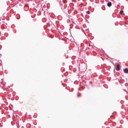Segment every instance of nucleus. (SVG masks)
I'll return each instance as SVG.
<instances>
[{"mask_svg": "<svg viewBox=\"0 0 128 128\" xmlns=\"http://www.w3.org/2000/svg\"><path fill=\"white\" fill-rule=\"evenodd\" d=\"M86 13L88 14H90V12L89 11H88L86 12Z\"/></svg>", "mask_w": 128, "mask_h": 128, "instance_id": "39448f33", "label": "nucleus"}, {"mask_svg": "<svg viewBox=\"0 0 128 128\" xmlns=\"http://www.w3.org/2000/svg\"><path fill=\"white\" fill-rule=\"evenodd\" d=\"M124 11L123 10H121L120 12V14H122L123 13Z\"/></svg>", "mask_w": 128, "mask_h": 128, "instance_id": "20e7f679", "label": "nucleus"}, {"mask_svg": "<svg viewBox=\"0 0 128 128\" xmlns=\"http://www.w3.org/2000/svg\"><path fill=\"white\" fill-rule=\"evenodd\" d=\"M120 66L119 64H118L117 65V67L116 68V70L119 71L120 70Z\"/></svg>", "mask_w": 128, "mask_h": 128, "instance_id": "f257e3e1", "label": "nucleus"}, {"mask_svg": "<svg viewBox=\"0 0 128 128\" xmlns=\"http://www.w3.org/2000/svg\"><path fill=\"white\" fill-rule=\"evenodd\" d=\"M124 72L126 73H128V68H126L124 70Z\"/></svg>", "mask_w": 128, "mask_h": 128, "instance_id": "f03ea898", "label": "nucleus"}, {"mask_svg": "<svg viewBox=\"0 0 128 128\" xmlns=\"http://www.w3.org/2000/svg\"><path fill=\"white\" fill-rule=\"evenodd\" d=\"M112 5V3L111 2H110L107 4V6L108 7Z\"/></svg>", "mask_w": 128, "mask_h": 128, "instance_id": "7ed1b4c3", "label": "nucleus"}]
</instances>
